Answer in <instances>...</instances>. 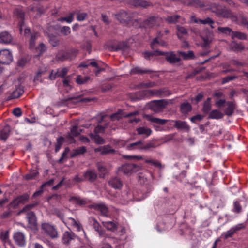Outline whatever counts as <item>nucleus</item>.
I'll use <instances>...</instances> for the list:
<instances>
[{
	"label": "nucleus",
	"mask_w": 248,
	"mask_h": 248,
	"mask_svg": "<svg viewBox=\"0 0 248 248\" xmlns=\"http://www.w3.org/2000/svg\"><path fill=\"white\" fill-rule=\"evenodd\" d=\"M39 36V33L35 32L31 33L30 34V38L29 40V46L30 48L31 49H33L35 47V41L36 39Z\"/></svg>",
	"instance_id": "393cba45"
},
{
	"label": "nucleus",
	"mask_w": 248,
	"mask_h": 248,
	"mask_svg": "<svg viewBox=\"0 0 248 248\" xmlns=\"http://www.w3.org/2000/svg\"><path fill=\"white\" fill-rule=\"evenodd\" d=\"M49 41L50 43L52 45V46H55L58 45V40L55 36L50 35L49 36Z\"/></svg>",
	"instance_id": "052dcab7"
},
{
	"label": "nucleus",
	"mask_w": 248,
	"mask_h": 248,
	"mask_svg": "<svg viewBox=\"0 0 248 248\" xmlns=\"http://www.w3.org/2000/svg\"><path fill=\"white\" fill-rule=\"evenodd\" d=\"M102 224L108 230L114 231L116 228V225L112 221H103Z\"/></svg>",
	"instance_id": "ea45409f"
},
{
	"label": "nucleus",
	"mask_w": 248,
	"mask_h": 248,
	"mask_svg": "<svg viewBox=\"0 0 248 248\" xmlns=\"http://www.w3.org/2000/svg\"><path fill=\"white\" fill-rule=\"evenodd\" d=\"M191 105L188 102H184L180 106L181 111L184 114L187 113L191 110Z\"/></svg>",
	"instance_id": "473e14b6"
},
{
	"label": "nucleus",
	"mask_w": 248,
	"mask_h": 248,
	"mask_svg": "<svg viewBox=\"0 0 248 248\" xmlns=\"http://www.w3.org/2000/svg\"><path fill=\"white\" fill-rule=\"evenodd\" d=\"M159 55H165L166 61L171 64H174L179 62L180 58L178 57L173 52H164L162 51H157Z\"/></svg>",
	"instance_id": "423d86ee"
},
{
	"label": "nucleus",
	"mask_w": 248,
	"mask_h": 248,
	"mask_svg": "<svg viewBox=\"0 0 248 248\" xmlns=\"http://www.w3.org/2000/svg\"><path fill=\"white\" fill-rule=\"evenodd\" d=\"M61 31L62 34L67 36L71 33V29L68 26H63L62 28Z\"/></svg>",
	"instance_id": "69168bd1"
},
{
	"label": "nucleus",
	"mask_w": 248,
	"mask_h": 248,
	"mask_svg": "<svg viewBox=\"0 0 248 248\" xmlns=\"http://www.w3.org/2000/svg\"><path fill=\"white\" fill-rule=\"evenodd\" d=\"M180 18V16L178 15L174 16H169L166 17L164 19L169 24H175L177 22L178 20Z\"/></svg>",
	"instance_id": "7c9ffc66"
},
{
	"label": "nucleus",
	"mask_w": 248,
	"mask_h": 248,
	"mask_svg": "<svg viewBox=\"0 0 248 248\" xmlns=\"http://www.w3.org/2000/svg\"><path fill=\"white\" fill-rule=\"evenodd\" d=\"M86 151L85 147L82 146L75 150L73 156H76L79 155L83 154Z\"/></svg>",
	"instance_id": "13d9d810"
},
{
	"label": "nucleus",
	"mask_w": 248,
	"mask_h": 248,
	"mask_svg": "<svg viewBox=\"0 0 248 248\" xmlns=\"http://www.w3.org/2000/svg\"><path fill=\"white\" fill-rule=\"evenodd\" d=\"M137 131L139 135H143L145 137H148L152 133L151 129L146 127H140L137 128Z\"/></svg>",
	"instance_id": "b1692460"
},
{
	"label": "nucleus",
	"mask_w": 248,
	"mask_h": 248,
	"mask_svg": "<svg viewBox=\"0 0 248 248\" xmlns=\"http://www.w3.org/2000/svg\"><path fill=\"white\" fill-rule=\"evenodd\" d=\"M13 37L7 31L0 33V43L9 44L12 43Z\"/></svg>",
	"instance_id": "2eb2a0df"
},
{
	"label": "nucleus",
	"mask_w": 248,
	"mask_h": 248,
	"mask_svg": "<svg viewBox=\"0 0 248 248\" xmlns=\"http://www.w3.org/2000/svg\"><path fill=\"white\" fill-rule=\"evenodd\" d=\"M211 10L213 12L223 17L230 18L232 21H235L237 19V16L235 15H233L230 10L223 8L220 5L214 4L211 6Z\"/></svg>",
	"instance_id": "f257e3e1"
},
{
	"label": "nucleus",
	"mask_w": 248,
	"mask_h": 248,
	"mask_svg": "<svg viewBox=\"0 0 248 248\" xmlns=\"http://www.w3.org/2000/svg\"><path fill=\"white\" fill-rule=\"evenodd\" d=\"M89 79V77L85 76L82 77L80 75H78L76 79V82L79 84H84Z\"/></svg>",
	"instance_id": "6e6d98bb"
},
{
	"label": "nucleus",
	"mask_w": 248,
	"mask_h": 248,
	"mask_svg": "<svg viewBox=\"0 0 248 248\" xmlns=\"http://www.w3.org/2000/svg\"><path fill=\"white\" fill-rule=\"evenodd\" d=\"M93 207L95 210L99 211L102 215L105 217L108 216V209L105 204L103 203L96 204L93 205Z\"/></svg>",
	"instance_id": "4be33fe9"
},
{
	"label": "nucleus",
	"mask_w": 248,
	"mask_h": 248,
	"mask_svg": "<svg viewBox=\"0 0 248 248\" xmlns=\"http://www.w3.org/2000/svg\"><path fill=\"white\" fill-rule=\"evenodd\" d=\"M230 48L233 51H238L242 50L244 49V46L241 43H236L233 41L230 44Z\"/></svg>",
	"instance_id": "c85d7f7f"
},
{
	"label": "nucleus",
	"mask_w": 248,
	"mask_h": 248,
	"mask_svg": "<svg viewBox=\"0 0 248 248\" xmlns=\"http://www.w3.org/2000/svg\"><path fill=\"white\" fill-rule=\"evenodd\" d=\"M146 117L147 118L148 120H150V121L155 123L158 124H164L166 123L167 120L165 119H161L155 117H153L151 115H147L146 116Z\"/></svg>",
	"instance_id": "72a5a7b5"
},
{
	"label": "nucleus",
	"mask_w": 248,
	"mask_h": 248,
	"mask_svg": "<svg viewBox=\"0 0 248 248\" xmlns=\"http://www.w3.org/2000/svg\"><path fill=\"white\" fill-rule=\"evenodd\" d=\"M172 122L174 123V126L179 130H183L186 132L189 131L190 129L189 126L186 122L180 120H172Z\"/></svg>",
	"instance_id": "ddd939ff"
},
{
	"label": "nucleus",
	"mask_w": 248,
	"mask_h": 248,
	"mask_svg": "<svg viewBox=\"0 0 248 248\" xmlns=\"http://www.w3.org/2000/svg\"><path fill=\"white\" fill-rule=\"evenodd\" d=\"M140 169V166L135 164H125L119 168V171L126 175H131L138 171Z\"/></svg>",
	"instance_id": "f03ea898"
},
{
	"label": "nucleus",
	"mask_w": 248,
	"mask_h": 248,
	"mask_svg": "<svg viewBox=\"0 0 248 248\" xmlns=\"http://www.w3.org/2000/svg\"><path fill=\"white\" fill-rule=\"evenodd\" d=\"M37 204V203H35L31 204H29V205L25 206L24 207V208L19 212V214H20V213H21L22 212L29 211L31 209L34 207L36 206Z\"/></svg>",
	"instance_id": "e2e57ef3"
},
{
	"label": "nucleus",
	"mask_w": 248,
	"mask_h": 248,
	"mask_svg": "<svg viewBox=\"0 0 248 248\" xmlns=\"http://www.w3.org/2000/svg\"><path fill=\"white\" fill-rule=\"evenodd\" d=\"M177 34L179 38L182 37L183 35L186 34L187 33L186 30L183 27L180 26H177Z\"/></svg>",
	"instance_id": "864d4df0"
},
{
	"label": "nucleus",
	"mask_w": 248,
	"mask_h": 248,
	"mask_svg": "<svg viewBox=\"0 0 248 248\" xmlns=\"http://www.w3.org/2000/svg\"><path fill=\"white\" fill-rule=\"evenodd\" d=\"M109 185L115 189H121L123 186V183L121 179L117 177L111 178L108 182Z\"/></svg>",
	"instance_id": "f3484780"
},
{
	"label": "nucleus",
	"mask_w": 248,
	"mask_h": 248,
	"mask_svg": "<svg viewBox=\"0 0 248 248\" xmlns=\"http://www.w3.org/2000/svg\"><path fill=\"white\" fill-rule=\"evenodd\" d=\"M149 93L154 96H164L169 94L168 90L165 88L158 90H149Z\"/></svg>",
	"instance_id": "a211bd4d"
},
{
	"label": "nucleus",
	"mask_w": 248,
	"mask_h": 248,
	"mask_svg": "<svg viewBox=\"0 0 248 248\" xmlns=\"http://www.w3.org/2000/svg\"><path fill=\"white\" fill-rule=\"evenodd\" d=\"M157 147V145L154 142H149L145 144L142 142V150H147L150 148H155Z\"/></svg>",
	"instance_id": "5fc2aeb1"
},
{
	"label": "nucleus",
	"mask_w": 248,
	"mask_h": 248,
	"mask_svg": "<svg viewBox=\"0 0 248 248\" xmlns=\"http://www.w3.org/2000/svg\"><path fill=\"white\" fill-rule=\"evenodd\" d=\"M13 238L16 243L20 247L24 246L26 244L25 236L22 232H17L14 233Z\"/></svg>",
	"instance_id": "9d476101"
},
{
	"label": "nucleus",
	"mask_w": 248,
	"mask_h": 248,
	"mask_svg": "<svg viewBox=\"0 0 248 248\" xmlns=\"http://www.w3.org/2000/svg\"><path fill=\"white\" fill-rule=\"evenodd\" d=\"M67 72L68 69L65 67L59 69L57 70H52L49 76V78L51 80H54L57 77L64 78L67 73Z\"/></svg>",
	"instance_id": "6e6552de"
},
{
	"label": "nucleus",
	"mask_w": 248,
	"mask_h": 248,
	"mask_svg": "<svg viewBox=\"0 0 248 248\" xmlns=\"http://www.w3.org/2000/svg\"><path fill=\"white\" fill-rule=\"evenodd\" d=\"M81 129L77 126H73L71 127L70 132L68 133L66 136L68 142L70 143H73L75 142L74 137L78 136L81 132Z\"/></svg>",
	"instance_id": "0eeeda50"
},
{
	"label": "nucleus",
	"mask_w": 248,
	"mask_h": 248,
	"mask_svg": "<svg viewBox=\"0 0 248 248\" xmlns=\"http://www.w3.org/2000/svg\"><path fill=\"white\" fill-rule=\"evenodd\" d=\"M116 18L120 22H125L129 21L132 16L130 13L124 11H121L115 15Z\"/></svg>",
	"instance_id": "f8f14e48"
},
{
	"label": "nucleus",
	"mask_w": 248,
	"mask_h": 248,
	"mask_svg": "<svg viewBox=\"0 0 248 248\" xmlns=\"http://www.w3.org/2000/svg\"><path fill=\"white\" fill-rule=\"evenodd\" d=\"M92 220L93 221V225L95 230L97 232L100 236L103 235L104 233V231L100 227L99 223L97 221V220L95 218H92Z\"/></svg>",
	"instance_id": "f704fd0d"
},
{
	"label": "nucleus",
	"mask_w": 248,
	"mask_h": 248,
	"mask_svg": "<svg viewBox=\"0 0 248 248\" xmlns=\"http://www.w3.org/2000/svg\"><path fill=\"white\" fill-rule=\"evenodd\" d=\"M0 238L4 243H8L9 244H11V242L9 241L8 231L2 232L0 234Z\"/></svg>",
	"instance_id": "c03bdc74"
},
{
	"label": "nucleus",
	"mask_w": 248,
	"mask_h": 248,
	"mask_svg": "<svg viewBox=\"0 0 248 248\" xmlns=\"http://www.w3.org/2000/svg\"><path fill=\"white\" fill-rule=\"evenodd\" d=\"M41 228L44 232L49 235L51 238H56L58 233L54 227L49 223H44L41 225Z\"/></svg>",
	"instance_id": "20e7f679"
},
{
	"label": "nucleus",
	"mask_w": 248,
	"mask_h": 248,
	"mask_svg": "<svg viewBox=\"0 0 248 248\" xmlns=\"http://www.w3.org/2000/svg\"><path fill=\"white\" fill-rule=\"evenodd\" d=\"M167 105V102L164 100H157L154 102L153 109L155 112L161 111Z\"/></svg>",
	"instance_id": "412c9836"
},
{
	"label": "nucleus",
	"mask_w": 248,
	"mask_h": 248,
	"mask_svg": "<svg viewBox=\"0 0 248 248\" xmlns=\"http://www.w3.org/2000/svg\"><path fill=\"white\" fill-rule=\"evenodd\" d=\"M178 52L184 60H190L194 58V53L192 51H189L187 53L180 51Z\"/></svg>",
	"instance_id": "e433bc0d"
},
{
	"label": "nucleus",
	"mask_w": 248,
	"mask_h": 248,
	"mask_svg": "<svg viewBox=\"0 0 248 248\" xmlns=\"http://www.w3.org/2000/svg\"><path fill=\"white\" fill-rule=\"evenodd\" d=\"M64 141V138L62 137H60L57 140V143L55 146V152H57L60 149Z\"/></svg>",
	"instance_id": "4d7b16f0"
},
{
	"label": "nucleus",
	"mask_w": 248,
	"mask_h": 248,
	"mask_svg": "<svg viewBox=\"0 0 248 248\" xmlns=\"http://www.w3.org/2000/svg\"><path fill=\"white\" fill-rule=\"evenodd\" d=\"M223 114L218 110H212L209 114V117L211 119H218L223 117Z\"/></svg>",
	"instance_id": "4c0bfd02"
},
{
	"label": "nucleus",
	"mask_w": 248,
	"mask_h": 248,
	"mask_svg": "<svg viewBox=\"0 0 248 248\" xmlns=\"http://www.w3.org/2000/svg\"><path fill=\"white\" fill-rule=\"evenodd\" d=\"M69 201L73 204L80 206L87 204L89 201L86 198H82L78 196H73L69 199Z\"/></svg>",
	"instance_id": "dca6fc26"
},
{
	"label": "nucleus",
	"mask_w": 248,
	"mask_h": 248,
	"mask_svg": "<svg viewBox=\"0 0 248 248\" xmlns=\"http://www.w3.org/2000/svg\"><path fill=\"white\" fill-rule=\"evenodd\" d=\"M218 31L226 35H231L232 32V30L231 28L228 27H219L218 28Z\"/></svg>",
	"instance_id": "603ef678"
},
{
	"label": "nucleus",
	"mask_w": 248,
	"mask_h": 248,
	"mask_svg": "<svg viewBox=\"0 0 248 248\" xmlns=\"http://www.w3.org/2000/svg\"><path fill=\"white\" fill-rule=\"evenodd\" d=\"M29 198V196L27 194H25L22 196L16 198L11 203L12 206L16 207L20 204H23L26 202Z\"/></svg>",
	"instance_id": "6ab92c4d"
},
{
	"label": "nucleus",
	"mask_w": 248,
	"mask_h": 248,
	"mask_svg": "<svg viewBox=\"0 0 248 248\" xmlns=\"http://www.w3.org/2000/svg\"><path fill=\"white\" fill-rule=\"evenodd\" d=\"M123 111L121 110H119L117 112L111 114L110 115V118L113 121L114 120H119L122 117H132L133 116H135L139 114V112L138 111H135L133 112L129 113L126 115H123L122 114Z\"/></svg>",
	"instance_id": "1a4fd4ad"
},
{
	"label": "nucleus",
	"mask_w": 248,
	"mask_h": 248,
	"mask_svg": "<svg viewBox=\"0 0 248 248\" xmlns=\"http://www.w3.org/2000/svg\"><path fill=\"white\" fill-rule=\"evenodd\" d=\"M151 72V71H150L149 70H143L139 67H136L131 70L130 73L131 74H143V73H150Z\"/></svg>",
	"instance_id": "de8ad7c7"
},
{
	"label": "nucleus",
	"mask_w": 248,
	"mask_h": 248,
	"mask_svg": "<svg viewBox=\"0 0 248 248\" xmlns=\"http://www.w3.org/2000/svg\"><path fill=\"white\" fill-rule=\"evenodd\" d=\"M84 176L85 179L90 181H94L97 177V174L94 170H90L86 171Z\"/></svg>",
	"instance_id": "2f4dec72"
},
{
	"label": "nucleus",
	"mask_w": 248,
	"mask_h": 248,
	"mask_svg": "<svg viewBox=\"0 0 248 248\" xmlns=\"http://www.w3.org/2000/svg\"><path fill=\"white\" fill-rule=\"evenodd\" d=\"M10 127L9 125H5L2 129L0 134V138L2 140H5L9 135Z\"/></svg>",
	"instance_id": "cd10ccee"
},
{
	"label": "nucleus",
	"mask_w": 248,
	"mask_h": 248,
	"mask_svg": "<svg viewBox=\"0 0 248 248\" xmlns=\"http://www.w3.org/2000/svg\"><path fill=\"white\" fill-rule=\"evenodd\" d=\"M231 37L232 39L237 38L240 39H246V35L245 34L238 31H232L231 34Z\"/></svg>",
	"instance_id": "8fccbe9b"
},
{
	"label": "nucleus",
	"mask_w": 248,
	"mask_h": 248,
	"mask_svg": "<svg viewBox=\"0 0 248 248\" xmlns=\"http://www.w3.org/2000/svg\"><path fill=\"white\" fill-rule=\"evenodd\" d=\"M23 93V91L20 89H16L14 91L12 94L11 96L13 98H16L19 97Z\"/></svg>",
	"instance_id": "0e129e2a"
},
{
	"label": "nucleus",
	"mask_w": 248,
	"mask_h": 248,
	"mask_svg": "<svg viewBox=\"0 0 248 248\" xmlns=\"http://www.w3.org/2000/svg\"><path fill=\"white\" fill-rule=\"evenodd\" d=\"M156 86V83L155 82L149 81L146 83L142 82L139 85L140 88H152Z\"/></svg>",
	"instance_id": "09e8293b"
},
{
	"label": "nucleus",
	"mask_w": 248,
	"mask_h": 248,
	"mask_svg": "<svg viewBox=\"0 0 248 248\" xmlns=\"http://www.w3.org/2000/svg\"><path fill=\"white\" fill-rule=\"evenodd\" d=\"M26 218L28 219L29 223L31 224H34L36 222V217L32 212H29L26 215Z\"/></svg>",
	"instance_id": "79ce46f5"
},
{
	"label": "nucleus",
	"mask_w": 248,
	"mask_h": 248,
	"mask_svg": "<svg viewBox=\"0 0 248 248\" xmlns=\"http://www.w3.org/2000/svg\"><path fill=\"white\" fill-rule=\"evenodd\" d=\"M234 21H237L239 24H241L248 28V21L247 18L243 16H237V19Z\"/></svg>",
	"instance_id": "49530a36"
},
{
	"label": "nucleus",
	"mask_w": 248,
	"mask_h": 248,
	"mask_svg": "<svg viewBox=\"0 0 248 248\" xmlns=\"http://www.w3.org/2000/svg\"><path fill=\"white\" fill-rule=\"evenodd\" d=\"M161 34V32H159L158 34L157 35V36L156 38H155L153 42H152L151 44V46L152 48H154V46L155 45H159L162 46H165L167 45L166 43L164 42L163 40H158V38H159L161 36L160 35Z\"/></svg>",
	"instance_id": "58836bf2"
},
{
	"label": "nucleus",
	"mask_w": 248,
	"mask_h": 248,
	"mask_svg": "<svg viewBox=\"0 0 248 248\" xmlns=\"http://www.w3.org/2000/svg\"><path fill=\"white\" fill-rule=\"evenodd\" d=\"M199 22L200 23L203 24H209L210 25L212 28H214V27L212 26V24L214 23V21L209 17L206 18L204 20L199 19Z\"/></svg>",
	"instance_id": "680f3d73"
},
{
	"label": "nucleus",
	"mask_w": 248,
	"mask_h": 248,
	"mask_svg": "<svg viewBox=\"0 0 248 248\" xmlns=\"http://www.w3.org/2000/svg\"><path fill=\"white\" fill-rule=\"evenodd\" d=\"M91 138L94 140L95 143L98 144H102L105 143V140L98 135V134H94L91 133Z\"/></svg>",
	"instance_id": "c9c22d12"
},
{
	"label": "nucleus",
	"mask_w": 248,
	"mask_h": 248,
	"mask_svg": "<svg viewBox=\"0 0 248 248\" xmlns=\"http://www.w3.org/2000/svg\"><path fill=\"white\" fill-rule=\"evenodd\" d=\"M244 227L245 226L243 224H237L235 226L232 227L227 232H224L223 233L222 236L224 237V239H227L229 237H231L236 231L241 230L244 228Z\"/></svg>",
	"instance_id": "9b49d317"
},
{
	"label": "nucleus",
	"mask_w": 248,
	"mask_h": 248,
	"mask_svg": "<svg viewBox=\"0 0 248 248\" xmlns=\"http://www.w3.org/2000/svg\"><path fill=\"white\" fill-rule=\"evenodd\" d=\"M145 162L146 163H150L151 164L155 167H157L159 168L161 167V163L156 160H154L152 159H145Z\"/></svg>",
	"instance_id": "bf43d9fd"
},
{
	"label": "nucleus",
	"mask_w": 248,
	"mask_h": 248,
	"mask_svg": "<svg viewBox=\"0 0 248 248\" xmlns=\"http://www.w3.org/2000/svg\"><path fill=\"white\" fill-rule=\"evenodd\" d=\"M127 150L134 151L136 150H142V141H139L127 145L126 147Z\"/></svg>",
	"instance_id": "a878e982"
},
{
	"label": "nucleus",
	"mask_w": 248,
	"mask_h": 248,
	"mask_svg": "<svg viewBox=\"0 0 248 248\" xmlns=\"http://www.w3.org/2000/svg\"><path fill=\"white\" fill-rule=\"evenodd\" d=\"M161 21V19L157 17L151 16L146 19L144 22V25L146 27H152L155 26L160 25L159 22Z\"/></svg>",
	"instance_id": "4468645a"
},
{
	"label": "nucleus",
	"mask_w": 248,
	"mask_h": 248,
	"mask_svg": "<svg viewBox=\"0 0 248 248\" xmlns=\"http://www.w3.org/2000/svg\"><path fill=\"white\" fill-rule=\"evenodd\" d=\"M13 60L12 55L8 49L0 50V63L1 64H8Z\"/></svg>",
	"instance_id": "39448f33"
},
{
	"label": "nucleus",
	"mask_w": 248,
	"mask_h": 248,
	"mask_svg": "<svg viewBox=\"0 0 248 248\" xmlns=\"http://www.w3.org/2000/svg\"><path fill=\"white\" fill-rule=\"evenodd\" d=\"M95 152H100L102 155L113 153L115 151L109 145L100 146L94 149Z\"/></svg>",
	"instance_id": "aec40b11"
},
{
	"label": "nucleus",
	"mask_w": 248,
	"mask_h": 248,
	"mask_svg": "<svg viewBox=\"0 0 248 248\" xmlns=\"http://www.w3.org/2000/svg\"><path fill=\"white\" fill-rule=\"evenodd\" d=\"M203 116L202 115L198 114L190 118V120L192 123H196L197 121H201L202 120Z\"/></svg>",
	"instance_id": "774afa93"
},
{
	"label": "nucleus",
	"mask_w": 248,
	"mask_h": 248,
	"mask_svg": "<svg viewBox=\"0 0 248 248\" xmlns=\"http://www.w3.org/2000/svg\"><path fill=\"white\" fill-rule=\"evenodd\" d=\"M60 217L68 228L76 229L78 232L83 230L81 225L74 218L72 217H68L64 220L62 216H60Z\"/></svg>",
	"instance_id": "7ed1b4c3"
},
{
	"label": "nucleus",
	"mask_w": 248,
	"mask_h": 248,
	"mask_svg": "<svg viewBox=\"0 0 248 248\" xmlns=\"http://www.w3.org/2000/svg\"><path fill=\"white\" fill-rule=\"evenodd\" d=\"M211 109V98H208L204 102L202 111L206 113H208Z\"/></svg>",
	"instance_id": "a19ab883"
},
{
	"label": "nucleus",
	"mask_w": 248,
	"mask_h": 248,
	"mask_svg": "<svg viewBox=\"0 0 248 248\" xmlns=\"http://www.w3.org/2000/svg\"><path fill=\"white\" fill-rule=\"evenodd\" d=\"M236 78V77L234 76H229L224 77V78H222V84H224L227 82H229L232 80H233V79H234Z\"/></svg>",
	"instance_id": "338daca9"
},
{
	"label": "nucleus",
	"mask_w": 248,
	"mask_h": 248,
	"mask_svg": "<svg viewBox=\"0 0 248 248\" xmlns=\"http://www.w3.org/2000/svg\"><path fill=\"white\" fill-rule=\"evenodd\" d=\"M34 49L35 50L36 53L41 55L46 50V46L44 43H41L39 44L38 46L35 47Z\"/></svg>",
	"instance_id": "37998d69"
},
{
	"label": "nucleus",
	"mask_w": 248,
	"mask_h": 248,
	"mask_svg": "<svg viewBox=\"0 0 248 248\" xmlns=\"http://www.w3.org/2000/svg\"><path fill=\"white\" fill-rule=\"evenodd\" d=\"M89 65H92V66L95 67H96L97 69V70L96 72V75L97 74H98L101 71V69L99 68L97 63L95 62H94V61L91 62L89 63H88V64H84V63H81L80 64V66H82V67H87Z\"/></svg>",
	"instance_id": "3c124183"
},
{
	"label": "nucleus",
	"mask_w": 248,
	"mask_h": 248,
	"mask_svg": "<svg viewBox=\"0 0 248 248\" xmlns=\"http://www.w3.org/2000/svg\"><path fill=\"white\" fill-rule=\"evenodd\" d=\"M74 19V13H70L67 16L60 18L58 19L61 22H66L68 23H71Z\"/></svg>",
	"instance_id": "a18cd8bd"
},
{
	"label": "nucleus",
	"mask_w": 248,
	"mask_h": 248,
	"mask_svg": "<svg viewBox=\"0 0 248 248\" xmlns=\"http://www.w3.org/2000/svg\"><path fill=\"white\" fill-rule=\"evenodd\" d=\"M75 235L69 232H64L62 238V242L64 244H68L70 241L73 240L75 237Z\"/></svg>",
	"instance_id": "bb28decb"
},
{
	"label": "nucleus",
	"mask_w": 248,
	"mask_h": 248,
	"mask_svg": "<svg viewBox=\"0 0 248 248\" xmlns=\"http://www.w3.org/2000/svg\"><path fill=\"white\" fill-rule=\"evenodd\" d=\"M130 3L135 7L140 6L143 8H146L151 5L150 2L143 0H131Z\"/></svg>",
	"instance_id": "5701e85b"
},
{
	"label": "nucleus",
	"mask_w": 248,
	"mask_h": 248,
	"mask_svg": "<svg viewBox=\"0 0 248 248\" xmlns=\"http://www.w3.org/2000/svg\"><path fill=\"white\" fill-rule=\"evenodd\" d=\"M226 105L227 108L225 110V114L228 116H231L233 113L234 104L232 102H228Z\"/></svg>",
	"instance_id": "c756f323"
}]
</instances>
